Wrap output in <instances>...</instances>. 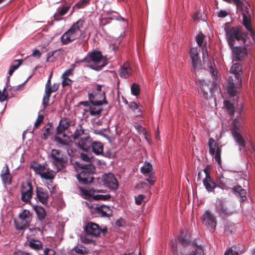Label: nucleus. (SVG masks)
Returning a JSON list of instances; mask_svg holds the SVG:
<instances>
[{
	"instance_id": "cd10ccee",
	"label": "nucleus",
	"mask_w": 255,
	"mask_h": 255,
	"mask_svg": "<svg viewBox=\"0 0 255 255\" xmlns=\"http://www.w3.org/2000/svg\"><path fill=\"white\" fill-rule=\"evenodd\" d=\"M132 70L128 63H125L119 70V75L122 78H127L131 75Z\"/></svg>"
},
{
	"instance_id": "1a4fd4ad",
	"label": "nucleus",
	"mask_w": 255,
	"mask_h": 255,
	"mask_svg": "<svg viewBox=\"0 0 255 255\" xmlns=\"http://www.w3.org/2000/svg\"><path fill=\"white\" fill-rule=\"evenodd\" d=\"M202 222L211 231H214L217 225V221L214 216L210 211H206L202 216Z\"/></svg>"
},
{
	"instance_id": "4be33fe9",
	"label": "nucleus",
	"mask_w": 255,
	"mask_h": 255,
	"mask_svg": "<svg viewBox=\"0 0 255 255\" xmlns=\"http://www.w3.org/2000/svg\"><path fill=\"white\" fill-rule=\"evenodd\" d=\"M54 140L56 142L57 145L59 147H61L63 146H66L67 147L68 154L70 155L69 148L72 144V141L70 139H63L59 136H55L54 137Z\"/></svg>"
},
{
	"instance_id": "0e129e2a",
	"label": "nucleus",
	"mask_w": 255,
	"mask_h": 255,
	"mask_svg": "<svg viewBox=\"0 0 255 255\" xmlns=\"http://www.w3.org/2000/svg\"><path fill=\"white\" fill-rule=\"evenodd\" d=\"M76 63H77L78 64H80V63H87V64L90 63V61H89V57H88V54L86 55V57H85L82 59H80V60H78L76 61Z\"/></svg>"
},
{
	"instance_id": "c9c22d12",
	"label": "nucleus",
	"mask_w": 255,
	"mask_h": 255,
	"mask_svg": "<svg viewBox=\"0 0 255 255\" xmlns=\"http://www.w3.org/2000/svg\"><path fill=\"white\" fill-rule=\"evenodd\" d=\"M224 104L226 109L228 111L229 115L230 116H233L234 114L235 110L234 104L228 100L224 101Z\"/></svg>"
},
{
	"instance_id": "dca6fc26",
	"label": "nucleus",
	"mask_w": 255,
	"mask_h": 255,
	"mask_svg": "<svg viewBox=\"0 0 255 255\" xmlns=\"http://www.w3.org/2000/svg\"><path fill=\"white\" fill-rule=\"evenodd\" d=\"M216 211L217 213L222 217H226L232 215L233 212L230 211L225 206V202L222 200H220L216 205Z\"/></svg>"
},
{
	"instance_id": "0eeeda50",
	"label": "nucleus",
	"mask_w": 255,
	"mask_h": 255,
	"mask_svg": "<svg viewBox=\"0 0 255 255\" xmlns=\"http://www.w3.org/2000/svg\"><path fill=\"white\" fill-rule=\"evenodd\" d=\"M101 181L103 185L109 188L116 190L119 186L118 181L114 175L111 173L105 174L102 175Z\"/></svg>"
},
{
	"instance_id": "37998d69",
	"label": "nucleus",
	"mask_w": 255,
	"mask_h": 255,
	"mask_svg": "<svg viewBox=\"0 0 255 255\" xmlns=\"http://www.w3.org/2000/svg\"><path fill=\"white\" fill-rule=\"evenodd\" d=\"M131 92L134 96H137L139 95L140 93V87L139 85L133 83L131 86Z\"/></svg>"
},
{
	"instance_id": "39448f33",
	"label": "nucleus",
	"mask_w": 255,
	"mask_h": 255,
	"mask_svg": "<svg viewBox=\"0 0 255 255\" xmlns=\"http://www.w3.org/2000/svg\"><path fill=\"white\" fill-rule=\"evenodd\" d=\"M88 98L90 103L93 106H100L108 103L105 92L88 93Z\"/></svg>"
},
{
	"instance_id": "f8f14e48",
	"label": "nucleus",
	"mask_w": 255,
	"mask_h": 255,
	"mask_svg": "<svg viewBox=\"0 0 255 255\" xmlns=\"http://www.w3.org/2000/svg\"><path fill=\"white\" fill-rule=\"evenodd\" d=\"M79 189L81 191V192L86 196H89L93 197V198L95 200H103V201H107L110 200L111 197V195L106 194V195H101V194H96V192H102V190H87L83 189V188L79 187Z\"/></svg>"
},
{
	"instance_id": "4d7b16f0",
	"label": "nucleus",
	"mask_w": 255,
	"mask_h": 255,
	"mask_svg": "<svg viewBox=\"0 0 255 255\" xmlns=\"http://www.w3.org/2000/svg\"><path fill=\"white\" fill-rule=\"evenodd\" d=\"M61 50V49H59L54 51L49 52L47 54V61H53V60L51 59V58L54 56V54H56L58 52H59Z\"/></svg>"
},
{
	"instance_id": "f03ea898",
	"label": "nucleus",
	"mask_w": 255,
	"mask_h": 255,
	"mask_svg": "<svg viewBox=\"0 0 255 255\" xmlns=\"http://www.w3.org/2000/svg\"><path fill=\"white\" fill-rule=\"evenodd\" d=\"M225 31L226 39L230 47H233L236 41H241L244 44H246L249 34L243 30L242 26H227L225 27Z\"/></svg>"
},
{
	"instance_id": "680f3d73",
	"label": "nucleus",
	"mask_w": 255,
	"mask_h": 255,
	"mask_svg": "<svg viewBox=\"0 0 255 255\" xmlns=\"http://www.w3.org/2000/svg\"><path fill=\"white\" fill-rule=\"evenodd\" d=\"M55 251L51 249L45 248L43 252V255H55Z\"/></svg>"
},
{
	"instance_id": "8fccbe9b",
	"label": "nucleus",
	"mask_w": 255,
	"mask_h": 255,
	"mask_svg": "<svg viewBox=\"0 0 255 255\" xmlns=\"http://www.w3.org/2000/svg\"><path fill=\"white\" fill-rule=\"evenodd\" d=\"M106 64H107V63L105 62V61H103L102 64H101L100 65H98L96 64L94 65H89V67L90 68H91L92 69L96 70V71H100L103 68V67H104L106 65Z\"/></svg>"
},
{
	"instance_id": "e433bc0d",
	"label": "nucleus",
	"mask_w": 255,
	"mask_h": 255,
	"mask_svg": "<svg viewBox=\"0 0 255 255\" xmlns=\"http://www.w3.org/2000/svg\"><path fill=\"white\" fill-rule=\"evenodd\" d=\"M30 168L32 169L36 174H39L40 176H41V174L46 170L45 166L41 164H37L35 165H31Z\"/></svg>"
},
{
	"instance_id": "9b49d317",
	"label": "nucleus",
	"mask_w": 255,
	"mask_h": 255,
	"mask_svg": "<svg viewBox=\"0 0 255 255\" xmlns=\"http://www.w3.org/2000/svg\"><path fill=\"white\" fill-rule=\"evenodd\" d=\"M51 157L53 160V163L54 165H59L64 166L68 162V158L66 156H63L61 154V151L59 149H53L51 151Z\"/></svg>"
},
{
	"instance_id": "a19ab883",
	"label": "nucleus",
	"mask_w": 255,
	"mask_h": 255,
	"mask_svg": "<svg viewBox=\"0 0 255 255\" xmlns=\"http://www.w3.org/2000/svg\"><path fill=\"white\" fill-rule=\"evenodd\" d=\"M221 146H217L216 150H215V152L213 155H214L215 160L218 162L219 165L221 164Z\"/></svg>"
},
{
	"instance_id": "bb28decb",
	"label": "nucleus",
	"mask_w": 255,
	"mask_h": 255,
	"mask_svg": "<svg viewBox=\"0 0 255 255\" xmlns=\"http://www.w3.org/2000/svg\"><path fill=\"white\" fill-rule=\"evenodd\" d=\"M71 5L69 4L63 6L57 9V12L54 14L53 18L55 20L59 21L62 19L61 17L64 16L70 9Z\"/></svg>"
},
{
	"instance_id": "603ef678",
	"label": "nucleus",
	"mask_w": 255,
	"mask_h": 255,
	"mask_svg": "<svg viewBox=\"0 0 255 255\" xmlns=\"http://www.w3.org/2000/svg\"><path fill=\"white\" fill-rule=\"evenodd\" d=\"M130 108L134 112L138 113V111L140 112V110L138 109L137 104L134 102H131L128 104Z\"/></svg>"
},
{
	"instance_id": "13d9d810",
	"label": "nucleus",
	"mask_w": 255,
	"mask_h": 255,
	"mask_svg": "<svg viewBox=\"0 0 255 255\" xmlns=\"http://www.w3.org/2000/svg\"><path fill=\"white\" fill-rule=\"evenodd\" d=\"M50 96H47V95L45 94V96L43 98L42 104L43 105V111L48 106Z\"/></svg>"
},
{
	"instance_id": "a18cd8bd",
	"label": "nucleus",
	"mask_w": 255,
	"mask_h": 255,
	"mask_svg": "<svg viewBox=\"0 0 255 255\" xmlns=\"http://www.w3.org/2000/svg\"><path fill=\"white\" fill-rule=\"evenodd\" d=\"M44 117L43 115H38L36 122L34 125V129H37L39 128L40 124L43 122Z\"/></svg>"
},
{
	"instance_id": "3c124183",
	"label": "nucleus",
	"mask_w": 255,
	"mask_h": 255,
	"mask_svg": "<svg viewBox=\"0 0 255 255\" xmlns=\"http://www.w3.org/2000/svg\"><path fill=\"white\" fill-rule=\"evenodd\" d=\"M74 251H75V252L76 253L80 254V255H84V254L87 253V251L86 250V248L83 247H82V246H81V247L77 246V247H76L75 248Z\"/></svg>"
},
{
	"instance_id": "473e14b6",
	"label": "nucleus",
	"mask_w": 255,
	"mask_h": 255,
	"mask_svg": "<svg viewBox=\"0 0 255 255\" xmlns=\"http://www.w3.org/2000/svg\"><path fill=\"white\" fill-rule=\"evenodd\" d=\"M103 111V109L100 108L99 106H93L92 105L91 107H90L89 113L91 116H95L99 118L101 116V112Z\"/></svg>"
},
{
	"instance_id": "a211bd4d",
	"label": "nucleus",
	"mask_w": 255,
	"mask_h": 255,
	"mask_svg": "<svg viewBox=\"0 0 255 255\" xmlns=\"http://www.w3.org/2000/svg\"><path fill=\"white\" fill-rule=\"evenodd\" d=\"M86 234L94 237H98L100 235L101 228L96 223L89 222L84 228Z\"/></svg>"
},
{
	"instance_id": "7c9ffc66",
	"label": "nucleus",
	"mask_w": 255,
	"mask_h": 255,
	"mask_svg": "<svg viewBox=\"0 0 255 255\" xmlns=\"http://www.w3.org/2000/svg\"><path fill=\"white\" fill-rule=\"evenodd\" d=\"M92 151L97 155L101 154L103 152V145L100 142H94L91 145Z\"/></svg>"
},
{
	"instance_id": "b1692460",
	"label": "nucleus",
	"mask_w": 255,
	"mask_h": 255,
	"mask_svg": "<svg viewBox=\"0 0 255 255\" xmlns=\"http://www.w3.org/2000/svg\"><path fill=\"white\" fill-rule=\"evenodd\" d=\"M0 176L3 183L5 184H10L11 183V176L9 173L8 167L6 164H5V166L2 169Z\"/></svg>"
},
{
	"instance_id": "bf43d9fd",
	"label": "nucleus",
	"mask_w": 255,
	"mask_h": 255,
	"mask_svg": "<svg viewBox=\"0 0 255 255\" xmlns=\"http://www.w3.org/2000/svg\"><path fill=\"white\" fill-rule=\"evenodd\" d=\"M144 198L145 196L144 195L140 194L138 195L137 197H135V203L138 205H140Z\"/></svg>"
},
{
	"instance_id": "58836bf2",
	"label": "nucleus",
	"mask_w": 255,
	"mask_h": 255,
	"mask_svg": "<svg viewBox=\"0 0 255 255\" xmlns=\"http://www.w3.org/2000/svg\"><path fill=\"white\" fill-rule=\"evenodd\" d=\"M188 255H204V254L201 246L195 245L194 249Z\"/></svg>"
},
{
	"instance_id": "2eb2a0df",
	"label": "nucleus",
	"mask_w": 255,
	"mask_h": 255,
	"mask_svg": "<svg viewBox=\"0 0 255 255\" xmlns=\"http://www.w3.org/2000/svg\"><path fill=\"white\" fill-rule=\"evenodd\" d=\"M233 53V61H242L244 57L247 55V50L245 47L235 46L230 47Z\"/></svg>"
},
{
	"instance_id": "338daca9",
	"label": "nucleus",
	"mask_w": 255,
	"mask_h": 255,
	"mask_svg": "<svg viewBox=\"0 0 255 255\" xmlns=\"http://www.w3.org/2000/svg\"><path fill=\"white\" fill-rule=\"evenodd\" d=\"M210 71L212 75V76L215 80H217L218 77L217 71L215 70L212 67H210Z\"/></svg>"
},
{
	"instance_id": "864d4df0",
	"label": "nucleus",
	"mask_w": 255,
	"mask_h": 255,
	"mask_svg": "<svg viewBox=\"0 0 255 255\" xmlns=\"http://www.w3.org/2000/svg\"><path fill=\"white\" fill-rule=\"evenodd\" d=\"M96 211L102 217H109V216L106 213L104 210L100 207H97L96 208Z\"/></svg>"
},
{
	"instance_id": "c03bdc74",
	"label": "nucleus",
	"mask_w": 255,
	"mask_h": 255,
	"mask_svg": "<svg viewBox=\"0 0 255 255\" xmlns=\"http://www.w3.org/2000/svg\"><path fill=\"white\" fill-rule=\"evenodd\" d=\"M85 130L83 129L81 126H79V128L77 129L74 132L73 135V138L74 139H78L80 136L84 134Z\"/></svg>"
},
{
	"instance_id": "aec40b11",
	"label": "nucleus",
	"mask_w": 255,
	"mask_h": 255,
	"mask_svg": "<svg viewBox=\"0 0 255 255\" xmlns=\"http://www.w3.org/2000/svg\"><path fill=\"white\" fill-rule=\"evenodd\" d=\"M204 186L205 189L209 192L214 191L215 188L217 186V183L214 181L211 176H207V178H205L203 181Z\"/></svg>"
},
{
	"instance_id": "6e6d98bb",
	"label": "nucleus",
	"mask_w": 255,
	"mask_h": 255,
	"mask_svg": "<svg viewBox=\"0 0 255 255\" xmlns=\"http://www.w3.org/2000/svg\"><path fill=\"white\" fill-rule=\"evenodd\" d=\"M63 79L62 81V86L65 87L66 86H70L72 85L73 81L69 78L61 77Z\"/></svg>"
},
{
	"instance_id": "774afa93",
	"label": "nucleus",
	"mask_w": 255,
	"mask_h": 255,
	"mask_svg": "<svg viewBox=\"0 0 255 255\" xmlns=\"http://www.w3.org/2000/svg\"><path fill=\"white\" fill-rule=\"evenodd\" d=\"M210 71L212 75V76L215 80H217L218 77L217 71L215 70L212 67H210Z\"/></svg>"
},
{
	"instance_id": "7ed1b4c3",
	"label": "nucleus",
	"mask_w": 255,
	"mask_h": 255,
	"mask_svg": "<svg viewBox=\"0 0 255 255\" xmlns=\"http://www.w3.org/2000/svg\"><path fill=\"white\" fill-rule=\"evenodd\" d=\"M75 164L77 167L81 169V171H77L76 177L80 184L88 185L94 180L93 174L95 172V167L92 164H84L80 162H76Z\"/></svg>"
},
{
	"instance_id": "de8ad7c7",
	"label": "nucleus",
	"mask_w": 255,
	"mask_h": 255,
	"mask_svg": "<svg viewBox=\"0 0 255 255\" xmlns=\"http://www.w3.org/2000/svg\"><path fill=\"white\" fill-rule=\"evenodd\" d=\"M74 65H72L71 67L66 70L62 74L61 77L68 78V76L73 74V72L74 70Z\"/></svg>"
},
{
	"instance_id": "5fc2aeb1",
	"label": "nucleus",
	"mask_w": 255,
	"mask_h": 255,
	"mask_svg": "<svg viewBox=\"0 0 255 255\" xmlns=\"http://www.w3.org/2000/svg\"><path fill=\"white\" fill-rule=\"evenodd\" d=\"M100 207L104 210L109 217L112 216L113 211L109 206L103 205L100 206Z\"/></svg>"
},
{
	"instance_id": "f704fd0d",
	"label": "nucleus",
	"mask_w": 255,
	"mask_h": 255,
	"mask_svg": "<svg viewBox=\"0 0 255 255\" xmlns=\"http://www.w3.org/2000/svg\"><path fill=\"white\" fill-rule=\"evenodd\" d=\"M29 247L35 250H39L42 249L43 244L38 240H31L29 243Z\"/></svg>"
},
{
	"instance_id": "412c9836",
	"label": "nucleus",
	"mask_w": 255,
	"mask_h": 255,
	"mask_svg": "<svg viewBox=\"0 0 255 255\" xmlns=\"http://www.w3.org/2000/svg\"><path fill=\"white\" fill-rule=\"evenodd\" d=\"M90 63L92 61L95 64L100 63L103 58L102 53L98 50H94L88 53Z\"/></svg>"
},
{
	"instance_id": "69168bd1",
	"label": "nucleus",
	"mask_w": 255,
	"mask_h": 255,
	"mask_svg": "<svg viewBox=\"0 0 255 255\" xmlns=\"http://www.w3.org/2000/svg\"><path fill=\"white\" fill-rule=\"evenodd\" d=\"M15 61L16 60L13 61L8 71V74L9 76H11L14 71L16 70V64L14 63Z\"/></svg>"
},
{
	"instance_id": "9d476101",
	"label": "nucleus",
	"mask_w": 255,
	"mask_h": 255,
	"mask_svg": "<svg viewBox=\"0 0 255 255\" xmlns=\"http://www.w3.org/2000/svg\"><path fill=\"white\" fill-rule=\"evenodd\" d=\"M21 197L23 202H29L33 194V187L30 182L22 183L21 189Z\"/></svg>"
},
{
	"instance_id": "6ab92c4d",
	"label": "nucleus",
	"mask_w": 255,
	"mask_h": 255,
	"mask_svg": "<svg viewBox=\"0 0 255 255\" xmlns=\"http://www.w3.org/2000/svg\"><path fill=\"white\" fill-rule=\"evenodd\" d=\"M200 50L197 47L191 48L190 50V58L192 60V68L194 70L196 69L199 61Z\"/></svg>"
},
{
	"instance_id": "79ce46f5",
	"label": "nucleus",
	"mask_w": 255,
	"mask_h": 255,
	"mask_svg": "<svg viewBox=\"0 0 255 255\" xmlns=\"http://www.w3.org/2000/svg\"><path fill=\"white\" fill-rule=\"evenodd\" d=\"M89 1L90 0H80L74 5V8H83L89 4Z\"/></svg>"
},
{
	"instance_id": "c85d7f7f",
	"label": "nucleus",
	"mask_w": 255,
	"mask_h": 255,
	"mask_svg": "<svg viewBox=\"0 0 255 255\" xmlns=\"http://www.w3.org/2000/svg\"><path fill=\"white\" fill-rule=\"evenodd\" d=\"M178 241L183 247L186 248L190 245L191 239L190 235L184 232H181Z\"/></svg>"
},
{
	"instance_id": "72a5a7b5",
	"label": "nucleus",
	"mask_w": 255,
	"mask_h": 255,
	"mask_svg": "<svg viewBox=\"0 0 255 255\" xmlns=\"http://www.w3.org/2000/svg\"><path fill=\"white\" fill-rule=\"evenodd\" d=\"M52 127V124H48L42 129L43 133L42 135L41 138L43 139H47L48 137L52 134L51 128Z\"/></svg>"
},
{
	"instance_id": "ddd939ff",
	"label": "nucleus",
	"mask_w": 255,
	"mask_h": 255,
	"mask_svg": "<svg viewBox=\"0 0 255 255\" xmlns=\"http://www.w3.org/2000/svg\"><path fill=\"white\" fill-rule=\"evenodd\" d=\"M241 127L242 125H232L231 131L235 141L241 147L244 148L246 146L245 141L239 132L241 129Z\"/></svg>"
},
{
	"instance_id": "2f4dec72",
	"label": "nucleus",
	"mask_w": 255,
	"mask_h": 255,
	"mask_svg": "<svg viewBox=\"0 0 255 255\" xmlns=\"http://www.w3.org/2000/svg\"><path fill=\"white\" fill-rule=\"evenodd\" d=\"M228 181V179L225 178L223 175L218 176L216 180L217 186L222 189H227V186L226 184Z\"/></svg>"
},
{
	"instance_id": "4c0bfd02",
	"label": "nucleus",
	"mask_w": 255,
	"mask_h": 255,
	"mask_svg": "<svg viewBox=\"0 0 255 255\" xmlns=\"http://www.w3.org/2000/svg\"><path fill=\"white\" fill-rule=\"evenodd\" d=\"M208 146L209 148V153L211 155H214L218 145L215 139L213 138H210L209 139Z\"/></svg>"
},
{
	"instance_id": "c756f323",
	"label": "nucleus",
	"mask_w": 255,
	"mask_h": 255,
	"mask_svg": "<svg viewBox=\"0 0 255 255\" xmlns=\"http://www.w3.org/2000/svg\"><path fill=\"white\" fill-rule=\"evenodd\" d=\"M33 209L37 216L39 220L43 221L45 219L46 215L45 209L40 206H34Z\"/></svg>"
},
{
	"instance_id": "a878e982",
	"label": "nucleus",
	"mask_w": 255,
	"mask_h": 255,
	"mask_svg": "<svg viewBox=\"0 0 255 255\" xmlns=\"http://www.w3.org/2000/svg\"><path fill=\"white\" fill-rule=\"evenodd\" d=\"M233 193L238 197L241 198V201L244 202L246 200L247 192L241 186L237 185L233 188Z\"/></svg>"
},
{
	"instance_id": "423d86ee",
	"label": "nucleus",
	"mask_w": 255,
	"mask_h": 255,
	"mask_svg": "<svg viewBox=\"0 0 255 255\" xmlns=\"http://www.w3.org/2000/svg\"><path fill=\"white\" fill-rule=\"evenodd\" d=\"M17 229L22 230L29 226L31 220V214L28 210L24 209L18 216Z\"/></svg>"
},
{
	"instance_id": "393cba45",
	"label": "nucleus",
	"mask_w": 255,
	"mask_h": 255,
	"mask_svg": "<svg viewBox=\"0 0 255 255\" xmlns=\"http://www.w3.org/2000/svg\"><path fill=\"white\" fill-rule=\"evenodd\" d=\"M91 144V140L89 135L81 137L78 143L80 148L84 151H88L90 149Z\"/></svg>"
},
{
	"instance_id": "09e8293b",
	"label": "nucleus",
	"mask_w": 255,
	"mask_h": 255,
	"mask_svg": "<svg viewBox=\"0 0 255 255\" xmlns=\"http://www.w3.org/2000/svg\"><path fill=\"white\" fill-rule=\"evenodd\" d=\"M59 125L61 126L62 127H63V129H67L70 126V123L67 121V119L64 118L60 121Z\"/></svg>"
},
{
	"instance_id": "5701e85b",
	"label": "nucleus",
	"mask_w": 255,
	"mask_h": 255,
	"mask_svg": "<svg viewBox=\"0 0 255 255\" xmlns=\"http://www.w3.org/2000/svg\"><path fill=\"white\" fill-rule=\"evenodd\" d=\"M243 24L246 29L250 32L251 35L253 36L255 31L252 27L251 15H247L245 12H243Z\"/></svg>"
},
{
	"instance_id": "49530a36",
	"label": "nucleus",
	"mask_w": 255,
	"mask_h": 255,
	"mask_svg": "<svg viewBox=\"0 0 255 255\" xmlns=\"http://www.w3.org/2000/svg\"><path fill=\"white\" fill-rule=\"evenodd\" d=\"M204 38L205 36L202 33H199L196 36V40L199 47H202Z\"/></svg>"
},
{
	"instance_id": "e2e57ef3",
	"label": "nucleus",
	"mask_w": 255,
	"mask_h": 255,
	"mask_svg": "<svg viewBox=\"0 0 255 255\" xmlns=\"http://www.w3.org/2000/svg\"><path fill=\"white\" fill-rule=\"evenodd\" d=\"M80 157L82 160L88 162V164H91V159L86 154L83 153H81L80 155Z\"/></svg>"
},
{
	"instance_id": "ea45409f",
	"label": "nucleus",
	"mask_w": 255,
	"mask_h": 255,
	"mask_svg": "<svg viewBox=\"0 0 255 255\" xmlns=\"http://www.w3.org/2000/svg\"><path fill=\"white\" fill-rule=\"evenodd\" d=\"M54 174H53L52 171L45 170L43 172L42 174H41L40 177L46 180H51L53 179L54 178Z\"/></svg>"
},
{
	"instance_id": "052dcab7",
	"label": "nucleus",
	"mask_w": 255,
	"mask_h": 255,
	"mask_svg": "<svg viewBox=\"0 0 255 255\" xmlns=\"http://www.w3.org/2000/svg\"><path fill=\"white\" fill-rule=\"evenodd\" d=\"M134 127L136 129L138 130L139 131H142L144 133L145 136L146 135L147 131L145 130V128L142 127L141 125H140V124H139L138 123H135L134 125Z\"/></svg>"
},
{
	"instance_id": "f257e3e1",
	"label": "nucleus",
	"mask_w": 255,
	"mask_h": 255,
	"mask_svg": "<svg viewBox=\"0 0 255 255\" xmlns=\"http://www.w3.org/2000/svg\"><path fill=\"white\" fill-rule=\"evenodd\" d=\"M230 72L233 76L228 78L227 91L229 95L234 97L237 93V89L242 87V66L240 63H234L230 69Z\"/></svg>"
},
{
	"instance_id": "20e7f679",
	"label": "nucleus",
	"mask_w": 255,
	"mask_h": 255,
	"mask_svg": "<svg viewBox=\"0 0 255 255\" xmlns=\"http://www.w3.org/2000/svg\"><path fill=\"white\" fill-rule=\"evenodd\" d=\"M85 22L83 18H80L74 22L70 28L61 36L60 39L62 44H68L82 35L81 29L83 27Z\"/></svg>"
},
{
	"instance_id": "4468645a",
	"label": "nucleus",
	"mask_w": 255,
	"mask_h": 255,
	"mask_svg": "<svg viewBox=\"0 0 255 255\" xmlns=\"http://www.w3.org/2000/svg\"><path fill=\"white\" fill-rule=\"evenodd\" d=\"M152 165L149 162H145L141 168V173L145 176L148 177V178L146 179V180L150 185H153L155 182V178L154 173L152 172Z\"/></svg>"
},
{
	"instance_id": "f3484780",
	"label": "nucleus",
	"mask_w": 255,
	"mask_h": 255,
	"mask_svg": "<svg viewBox=\"0 0 255 255\" xmlns=\"http://www.w3.org/2000/svg\"><path fill=\"white\" fill-rule=\"evenodd\" d=\"M36 193L37 200L44 205H46L49 198L47 190L41 187H36Z\"/></svg>"
},
{
	"instance_id": "6e6552de",
	"label": "nucleus",
	"mask_w": 255,
	"mask_h": 255,
	"mask_svg": "<svg viewBox=\"0 0 255 255\" xmlns=\"http://www.w3.org/2000/svg\"><path fill=\"white\" fill-rule=\"evenodd\" d=\"M200 90L202 93L203 96L205 99H207L210 95L212 93L214 88L217 87V83L215 81H206L205 80H200L199 81Z\"/></svg>"
}]
</instances>
